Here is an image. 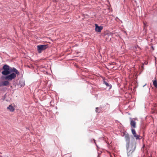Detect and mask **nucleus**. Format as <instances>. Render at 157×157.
Returning a JSON list of instances; mask_svg holds the SVG:
<instances>
[{
	"label": "nucleus",
	"instance_id": "nucleus-15",
	"mask_svg": "<svg viewBox=\"0 0 157 157\" xmlns=\"http://www.w3.org/2000/svg\"><path fill=\"white\" fill-rule=\"evenodd\" d=\"M131 131H132V134H134V133H135L136 132V131L135 130V129H134L133 128H131Z\"/></svg>",
	"mask_w": 157,
	"mask_h": 157
},
{
	"label": "nucleus",
	"instance_id": "nucleus-13",
	"mask_svg": "<svg viewBox=\"0 0 157 157\" xmlns=\"http://www.w3.org/2000/svg\"><path fill=\"white\" fill-rule=\"evenodd\" d=\"M134 137L136 138V140H139L141 139V138H140V136L137 135V134L136 135V136H134Z\"/></svg>",
	"mask_w": 157,
	"mask_h": 157
},
{
	"label": "nucleus",
	"instance_id": "nucleus-2",
	"mask_svg": "<svg viewBox=\"0 0 157 157\" xmlns=\"http://www.w3.org/2000/svg\"><path fill=\"white\" fill-rule=\"evenodd\" d=\"M125 141L126 142V147L127 151V155L128 157L131 156L132 153L135 151L136 146L135 143H132L130 144V138L129 134L124 133Z\"/></svg>",
	"mask_w": 157,
	"mask_h": 157
},
{
	"label": "nucleus",
	"instance_id": "nucleus-18",
	"mask_svg": "<svg viewBox=\"0 0 157 157\" xmlns=\"http://www.w3.org/2000/svg\"><path fill=\"white\" fill-rule=\"evenodd\" d=\"M2 86V82L1 81H0V87H1Z\"/></svg>",
	"mask_w": 157,
	"mask_h": 157
},
{
	"label": "nucleus",
	"instance_id": "nucleus-7",
	"mask_svg": "<svg viewBox=\"0 0 157 157\" xmlns=\"http://www.w3.org/2000/svg\"><path fill=\"white\" fill-rule=\"evenodd\" d=\"M25 85V82L24 80L23 79H20L19 82V85L21 87L24 86Z\"/></svg>",
	"mask_w": 157,
	"mask_h": 157
},
{
	"label": "nucleus",
	"instance_id": "nucleus-20",
	"mask_svg": "<svg viewBox=\"0 0 157 157\" xmlns=\"http://www.w3.org/2000/svg\"><path fill=\"white\" fill-rule=\"evenodd\" d=\"M151 48H152L153 50H154V48L153 47V46H152V47H151Z\"/></svg>",
	"mask_w": 157,
	"mask_h": 157
},
{
	"label": "nucleus",
	"instance_id": "nucleus-24",
	"mask_svg": "<svg viewBox=\"0 0 157 157\" xmlns=\"http://www.w3.org/2000/svg\"><path fill=\"white\" fill-rule=\"evenodd\" d=\"M135 2H136V1H135Z\"/></svg>",
	"mask_w": 157,
	"mask_h": 157
},
{
	"label": "nucleus",
	"instance_id": "nucleus-19",
	"mask_svg": "<svg viewBox=\"0 0 157 157\" xmlns=\"http://www.w3.org/2000/svg\"><path fill=\"white\" fill-rule=\"evenodd\" d=\"M133 134V136H136V132L135 133H134V134Z\"/></svg>",
	"mask_w": 157,
	"mask_h": 157
},
{
	"label": "nucleus",
	"instance_id": "nucleus-23",
	"mask_svg": "<svg viewBox=\"0 0 157 157\" xmlns=\"http://www.w3.org/2000/svg\"><path fill=\"white\" fill-rule=\"evenodd\" d=\"M2 69H0V71H1Z\"/></svg>",
	"mask_w": 157,
	"mask_h": 157
},
{
	"label": "nucleus",
	"instance_id": "nucleus-25",
	"mask_svg": "<svg viewBox=\"0 0 157 157\" xmlns=\"http://www.w3.org/2000/svg\"><path fill=\"white\" fill-rule=\"evenodd\" d=\"M133 139L134 140V138H133Z\"/></svg>",
	"mask_w": 157,
	"mask_h": 157
},
{
	"label": "nucleus",
	"instance_id": "nucleus-3",
	"mask_svg": "<svg viewBox=\"0 0 157 157\" xmlns=\"http://www.w3.org/2000/svg\"><path fill=\"white\" fill-rule=\"evenodd\" d=\"M37 50L39 53H41L42 52L46 50L48 47V44L39 45L37 46Z\"/></svg>",
	"mask_w": 157,
	"mask_h": 157
},
{
	"label": "nucleus",
	"instance_id": "nucleus-12",
	"mask_svg": "<svg viewBox=\"0 0 157 157\" xmlns=\"http://www.w3.org/2000/svg\"><path fill=\"white\" fill-rule=\"evenodd\" d=\"M134 137L136 138V140H139L141 139V138H140V136L137 135V134L136 135V136H134Z\"/></svg>",
	"mask_w": 157,
	"mask_h": 157
},
{
	"label": "nucleus",
	"instance_id": "nucleus-9",
	"mask_svg": "<svg viewBox=\"0 0 157 157\" xmlns=\"http://www.w3.org/2000/svg\"><path fill=\"white\" fill-rule=\"evenodd\" d=\"M7 109H9L11 112H13L15 110L14 108L11 105H9V106L7 107Z\"/></svg>",
	"mask_w": 157,
	"mask_h": 157
},
{
	"label": "nucleus",
	"instance_id": "nucleus-5",
	"mask_svg": "<svg viewBox=\"0 0 157 157\" xmlns=\"http://www.w3.org/2000/svg\"><path fill=\"white\" fill-rule=\"evenodd\" d=\"M130 124L131 128H136V122L133 120L132 118H130Z\"/></svg>",
	"mask_w": 157,
	"mask_h": 157
},
{
	"label": "nucleus",
	"instance_id": "nucleus-1",
	"mask_svg": "<svg viewBox=\"0 0 157 157\" xmlns=\"http://www.w3.org/2000/svg\"><path fill=\"white\" fill-rule=\"evenodd\" d=\"M3 71L2 72V74L5 76L4 78L6 80L11 81L15 78L17 75L19 74V71L14 67H10L7 64H5L2 67Z\"/></svg>",
	"mask_w": 157,
	"mask_h": 157
},
{
	"label": "nucleus",
	"instance_id": "nucleus-14",
	"mask_svg": "<svg viewBox=\"0 0 157 157\" xmlns=\"http://www.w3.org/2000/svg\"><path fill=\"white\" fill-rule=\"evenodd\" d=\"M101 111L100 108H99L98 107H97L96 108V112L97 113H100Z\"/></svg>",
	"mask_w": 157,
	"mask_h": 157
},
{
	"label": "nucleus",
	"instance_id": "nucleus-16",
	"mask_svg": "<svg viewBox=\"0 0 157 157\" xmlns=\"http://www.w3.org/2000/svg\"><path fill=\"white\" fill-rule=\"evenodd\" d=\"M148 93L149 94V95L150 96V88H148Z\"/></svg>",
	"mask_w": 157,
	"mask_h": 157
},
{
	"label": "nucleus",
	"instance_id": "nucleus-4",
	"mask_svg": "<svg viewBox=\"0 0 157 157\" xmlns=\"http://www.w3.org/2000/svg\"><path fill=\"white\" fill-rule=\"evenodd\" d=\"M95 31L96 32H100L103 29V26H98L97 24H95Z\"/></svg>",
	"mask_w": 157,
	"mask_h": 157
},
{
	"label": "nucleus",
	"instance_id": "nucleus-11",
	"mask_svg": "<svg viewBox=\"0 0 157 157\" xmlns=\"http://www.w3.org/2000/svg\"><path fill=\"white\" fill-rule=\"evenodd\" d=\"M90 143H93V142H94V143H95L96 146L97 147H98V145L96 144L95 140L94 139H90Z\"/></svg>",
	"mask_w": 157,
	"mask_h": 157
},
{
	"label": "nucleus",
	"instance_id": "nucleus-22",
	"mask_svg": "<svg viewBox=\"0 0 157 157\" xmlns=\"http://www.w3.org/2000/svg\"><path fill=\"white\" fill-rule=\"evenodd\" d=\"M97 96V95H95V97H96V96Z\"/></svg>",
	"mask_w": 157,
	"mask_h": 157
},
{
	"label": "nucleus",
	"instance_id": "nucleus-10",
	"mask_svg": "<svg viewBox=\"0 0 157 157\" xmlns=\"http://www.w3.org/2000/svg\"><path fill=\"white\" fill-rule=\"evenodd\" d=\"M155 80L153 81V84L154 86L156 88H157V81L156 78H155Z\"/></svg>",
	"mask_w": 157,
	"mask_h": 157
},
{
	"label": "nucleus",
	"instance_id": "nucleus-8",
	"mask_svg": "<svg viewBox=\"0 0 157 157\" xmlns=\"http://www.w3.org/2000/svg\"><path fill=\"white\" fill-rule=\"evenodd\" d=\"M9 81L6 80L3 81H2V86H6L10 84V82Z\"/></svg>",
	"mask_w": 157,
	"mask_h": 157
},
{
	"label": "nucleus",
	"instance_id": "nucleus-17",
	"mask_svg": "<svg viewBox=\"0 0 157 157\" xmlns=\"http://www.w3.org/2000/svg\"><path fill=\"white\" fill-rule=\"evenodd\" d=\"M144 27L147 26V25L144 22Z\"/></svg>",
	"mask_w": 157,
	"mask_h": 157
},
{
	"label": "nucleus",
	"instance_id": "nucleus-21",
	"mask_svg": "<svg viewBox=\"0 0 157 157\" xmlns=\"http://www.w3.org/2000/svg\"><path fill=\"white\" fill-rule=\"evenodd\" d=\"M146 84L145 85L143 86V87H144L146 85Z\"/></svg>",
	"mask_w": 157,
	"mask_h": 157
},
{
	"label": "nucleus",
	"instance_id": "nucleus-6",
	"mask_svg": "<svg viewBox=\"0 0 157 157\" xmlns=\"http://www.w3.org/2000/svg\"><path fill=\"white\" fill-rule=\"evenodd\" d=\"M103 84H105L108 88L109 90L110 89L112 88V85L111 84L109 83L105 80H103Z\"/></svg>",
	"mask_w": 157,
	"mask_h": 157
}]
</instances>
